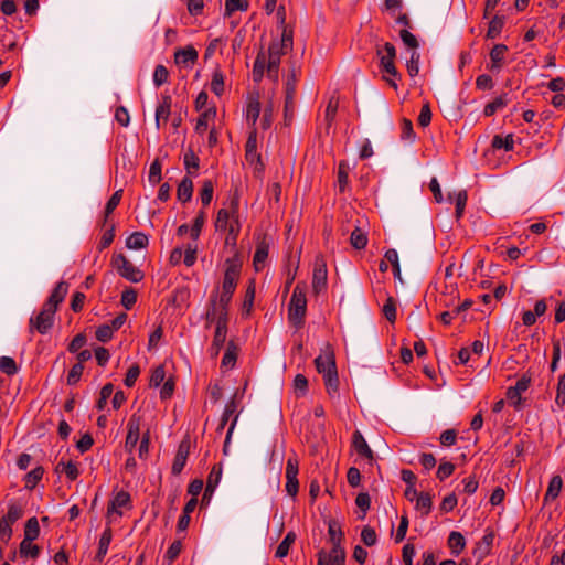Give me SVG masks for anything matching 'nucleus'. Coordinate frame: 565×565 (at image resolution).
<instances>
[{
  "label": "nucleus",
  "mask_w": 565,
  "mask_h": 565,
  "mask_svg": "<svg viewBox=\"0 0 565 565\" xmlns=\"http://www.w3.org/2000/svg\"><path fill=\"white\" fill-rule=\"evenodd\" d=\"M339 107V100L335 97H331L328 102L324 111V120L328 127L332 125Z\"/></svg>",
  "instance_id": "obj_46"
},
{
  "label": "nucleus",
  "mask_w": 565,
  "mask_h": 565,
  "mask_svg": "<svg viewBox=\"0 0 565 565\" xmlns=\"http://www.w3.org/2000/svg\"><path fill=\"white\" fill-rule=\"evenodd\" d=\"M513 137L512 135H508L505 137L494 136L492 139V147L494 149H504L505 151L513 150Z\"/></svg>",
  "instance_id": "obj_44"
},
{
  "label": "nucleus",
  "mask_w": 565,
  "mask_h": 565,
  "mask_svg": "<svg viewBox=\"0 0 565 565\" xmlns=\"http://www.w3.org/2000/svg\"><path fill=\"white\" fill-rule=\"evenodd\" d=\"M245 158L250 164H256V169L263 170L260 154L257 152V132L253 129L247 138L245 146Z\"/></svg>",
  "instance_id": "obj_13"
},
{
  "label": "nucleus",
  "mask_w": 565,
  "mask_h": 565,
  "mask_svg": "<svg viewBox=\"0 0 565 565\" xmlns=\"http://www.w3.org/2000/svg\"><path fill=\"white\" fill-rule=\"evenodd\" d=\"M399 36H401V40L403 41V43L407 47L412 49L413 51H416V49L418 47V41H417L416 36L413 33H411L406 29H403L399 32Z\"/></svg>",
  "instance_id": "obj_63"
},
{
  "label": "nucleus",
  "mask_w": 565,
  "mask_h": 565,
  "mask_svg": "<svg viewBox=\"0 0 565 565\" xmlns=\"http://www.w3.org/2000/svg\"><path fill=\"white\" fill-rule=\"evenodd\" d=\"M172 99L169 95H164L161 98V102L156 108V127L160 128V122L163 120L164 122L168 120L171 111Z\"/></svg>",
  "instance_id": "obj_20"
},
{
  "label": "nucleus",
  "mask_w": 565,
  "mask_h": 565,
  "mask_svg": "<svg viewBox=\"0 0 565 565\" xmlns=\"http://www.w3.org/2000/svg\"><path fill=\"white\" fill-rule=\"evenodd\" d=\"M448 199L454 201L456 204L457 218L461 217V215L463 214L466 204H467V200H468L467 192L465 190H460L455 193H449Z\"/></svg>",
  "instance_id": "obj_28"
},
{
  "label": "nucleus",
  "mask_w": 565,
  "mask_h": 565,
  "mask_svg": "<svg viewBox=\"0 0 565 565\" xmlns=\"http://www.w3.org/2000/svg\"><path fill=\"white\" fill-rule=\"evenodd\" d=\"M239 221L238 218V198L234 195L231 198L227 207L218 210L215 220V230L217 232H226L230 230L232 221Z\"/></svg>",
  "instance_id": "obj_6"
},
{
  "label": "nucleus",
  "mask_w": 565,
  "mask_h": 565,
  "mask_svg": "<svg viewBox=\"0 0 565 565\" xmlns=\"http://www.w3.org/2000/svg\"><path fill=\"white\" fill-rule=\"evenodd\" d=\"M40 554V547L33 544L32 541L23 540L20 543V555L22 557L36 558Z\"/></svg>",
  "instance_id": "obj_39"
},
{
  "label": "nucleus",
  "mask_w": 565,
  "mask_h": 565,
  "mask_svg": "<svg viewBox=\"0 0 565 565\" xmlns=\"http://www.w3.org/2000/svg\"><path fill=\"white\" fill-rule=\"evenodd\" d=\"M507 51H508V47L504 44H497L493 46V49L490 52V58L492 62V64L490 66L491 71H494V70L499 71L501 68V64H502V61L504 58Z\"/></svg>",
  "instance_id": "obj_23"
},
{
  "label": "nucleus",
  "mask_w": 565,
  "mask_h": 565,
  "mask_svg": "<svg viewBox=\"0 0 565 565\" xmlns=\"http://www.w3.org/2000/svg\"><path fill=\"white\" fill-rule=\"evenodd\" d=\"M190 446L191 444L188 438L183 439L179 444L178 451L171 468L173 475H180L181 471L183 470L189 457Z\"/></svg>",
  "instance_id": "obj_14"
},
{
  "label": "nucleus",
  "mask_w": 565,
  "mask_h": 565,
  "mask_svg": "<svg viewBox=\"0 0 565 565\" xmlns=\"http://www.w3.org/2000/svg\"><path fill=\"white\" fill-rule=\"evenodd\" d=\"M44 470L42 467H36L25 476V488L33 489L36 483L42 479Z\"/></svg>",
  "instance_id": "obj_50"
},
{
  "label": "nucleus",
  "mask_w": 565,
  "mask_h": 565,
  "mask_svg": "<svg viewBox=\"0 0 565 565\" xmlns=\"http://www.w3.org/2000/svg\"><path fill=\"white\" fill-rule=\"evenodd\" d=\"M204 221H205V214L202 211L194 218L193 225L191 226V230H190V234H191V237L193 239H198L199 238V236L201 234V231H202V227L204 225Z\"/></svg>",
  "instance_id": "obj_62"
},
{
  "label": "nucleus",
  "mask_w": 565,
  "mask_h": 565,
  "mask_svg": "<svg viewBox=\"0 0 565 565\" xmlns=\"http://www.w3.org/2000/svg\"><path fill=\"white\" fill-rule=\"evenodd\" d=\"M111 537H113V534H111L110 527H106L99 539L98 550L95 555L96 561L102 562L104 559V557L106 556V554L108 552V547L111 542Z\"/></svg>",
  "instance_id": "obj_22"
},
{
  "label": "nucleus",
  "mask_w": 565,
  "mask_h": 565,
  "mask_svg": "<svg viewBox=\"0 0 565 565\" xmlns=\"http://www.w3.org/2000/svg\"><path fill=\"white\" fill-rule=\"evenodd\" d=\"M521 395L522 394L512 386L509 387L507 391V399L515 409L521 408V405H522V396Z\"/></svg>",
  "instance_id": "obj_64"
},
{
  "label": "nucleus",
  "mask_w": 565,
  "mask_h": 565,
  "mask_svg": "<svg viewBox=\"0 0 565 565\" xmlns=\"http://www.w3.org/2000/svg\"><path fill=\"white\" fill-rule=\"evenodd\" d=\"M142 416L139 413H134L127 424V436L125 440V450L131 455L140 439V428Z\"/></svg>",
  "instance_id": "obj_9"
},
{
  "label": "nucleus",
  "mask_w": 565,
  "mask_h": 565,
  "mask_svg": "<svg viewBox=\"0 0 565 565\" xmlns=\"http://www.w3.org/2000/svg\"><path fill=\"white\" fill-rule=\"evenodd\" d=\"M352 447L359 456L367 459L370 462L374 460V452L360 430H355L352 435Z\"/></svg>",
  "instance_id": "obj_15"
},
{
  "label": "nucleus",
  "mask_w": 565,
  "mask_h": 565,
  "mask_svg": "<svg viewBox=\"0 0 565 565\" xmlns=\"http://www.w3.org/2000/svg\"><path fill=\"white\" fill-rule=\"evenodd\" d=\"M299 73H300L299 67H297L295 64H292L289 70V74L287 76L286 83H285V93L287 95V106L292 105V98H295L296 86H297Z\"/></svg>",
  "instance_id": "obj_18"
},
{
  "label": "nucleus",
  "mask_w": 565,
  "mask_h": 565,
  "mask_svg": "<svg viewBox=\"0 0 565 565\" xmlns=\"http://www.w3.org/2000/svg\"><path fill=\"white\" fill-rule=\"evenodd\" d=\"M222 465L221 463H217V465H214L211 469V472L209 473L207 476V479H206V487H205V492H204V499L207 497V495H212L216 489V487L218 486L221 479H222Z\"/></svg>",
  "instance_id": "obj_19"
},
{
  "label": "nucleus",
  "mask_w": 565,
  "mask_h": 565,
  "mask_svg": "<svg viewBox=\"0 0 565 565\" xmlns=\"http://www.w3.org/2000/svg\"><path fill=\"white\" fill-rule=\"evenodd\" d=\"M161 163L158 159H156L149 168L148 181L150 184L156 185L161 180Z\"/></svg>",
  "instance_id": "obj_52"
},
{
  "label": "nucleus",
  "mask_w": 565,
  "mask_h": 565,
  "mask_svg": "<svg viewBox=\"0 0 565 565\" xmlns=\"http://www.w3.org/2000/svg\"><path fill=\"white\" fill-rule=\"evenodd\" d=\"M419 53L417 51H413L411 53V57L406 63V68L411 77H414L419 72Z\"/></svg>",
  "instance_id": "obj_57"
},
{
  "label": "nucleus",
  "mask_w": 565,
  "mask_h": 565,
  "mask_svg": "<svg viewBox=\"0 0 565 565\" xmlns=\"http://www.w3.org/2000/svg\"><path fill=\"white\" fill-rule=\"evenodd\" d=\"M377 56L380 57V66L382 72L392 77L401 78V74L397 72L394 65V61L396 58V49L392 43L386 42L383 46L379 47Z\"/></svg>",
  "instance_id": "obj_8"
},
{
  "label": "nucleus",
  "mask_w": 565,
  "mask_h": 565,
  "mask_svg": "<svg viewBox=\"0 0 565 565\" xmlns=\"http://www.w3.org/2000/svg\"><path fill=\"white\" fill-rule=\"evenodd\" d=\"M268 256V247L265 244H259L254 254L253 263L256 270H260L264 267L265 260Z\"/></svg>",
  "instance_id": "obj_42"
},
{
  "label": "nucleus",
  "mask_w": 565,
  "mask_h": 565,
  "mask_svg": "<svg viewBox=\"0 0 565 565\" xmlns=\"http://www.w3.org/2000/svg\"><path fill=\"white\" fill-rule=\"evenodd\" d=\"M260 114V104L257 99H250L246 107V120L255 126Z\"/></svg>",
  "instance_id": "obj_38"
},
{
  "label": "nucleus",
  "mask_w": 565,
  "mask_h": 565,
  "mask_svg": "<svg viewBox=\"0 0 565 565\" xmlns=\"http://www.w3.org/2000/svg\"><path fill=\"white\" fill-rule=\"evenodd\" d=\"M416 508L427 515L431 509V497L428 493H419L416 500Z\"/></svg>",
  "instance_id": "obj_58"
},
{
  "label": "nucleus",
  "mask_w": 565,
  "mask_h": 565,
  "mask_svg": "<svg viewBox=\"0 0 565 565\" xmlns=\"http://www.w3.org/2000/svg\"><path fill=\"white\" fill-rule=\"evenodd\" d=\"M315 365L323 377L327 393L331 396H338L339 392V376L335 365L334 352L332 348L327 344L315 359Z\"/></svg>",
  "instance_id": "obj_2"
},
{
  "label": "nucleus",
  "mask_w": 565,
  "mask_h": 565,
  "mask_svg": "<svg viewBox=\"0 0 565 565\" xmlns=\"http://www.w3.org/2000/svg\"><path fill=\"white\" fill-rule=\"evenodd\" d=\"M237 405L234 398L228 401L225 405L224 412L222 414L217 431H222L224 427L226 426L230 417L236 412Z\"/></svg>",
  "instance_id": "obj_43"
},
{
  "label": "nucleus",
  "mask_w": 565,
  "mask_h": 565,
  "mask_svg": "<svg viewBox=\"0 0 565 565\" xmlns=\"http://www.w3.org/2000/svg\"><path fill=\"white\" fill-rule=\"evenodd\" d=\"M122 508H130V494L124 490L117 492L109 502L107 508V515L109 516L111 513L122 515Z\"/></svg>",
  "instance_id": "obj_16"
},
{
  "label": "nucleus",
  "mask_w": 565,
  "mask_h": 565,
  "mask_svg": "<svg viewBox=\"0 0 565 565\" xmlns=\"http://www.w3.org/2000/svg\"><path fill=\"white\" fill-rule=\"evenodd\" d=\"M193 194V182L189 177H184L178 185L177 196L181 202H189Z\"/></svg>",
  "instance_id": "obj_21"
},
{
  "label": "nucleus",
  "mask_w": 565,
  "mask_h": 565,
  "mask_svg": "<svg viewBox=\"0 0 565 565\" xmlns=\"http://www.w3.org/2000/svg\"><path fill=\"white\" fill-rule=\"evenodd\" d=\"M241 222L239 221H232L231 225H230V230L226 231L227 232V235H226V238H225V245L226 246H231V247H235L236 246V243H237V237H238V234L241 232Z\"/></svg>",
  "instance_id": "obj_40"
},
{
  "label": "nucleus",
  "mask_w": 565,
  "mask_h": 565,
  "mask_svg": "<svg viewBox=\"0 0 565 565\" xmlns=\"http://www.w3.org/2000/svg\"><path fill=\"white\" fill-rule=\"evenodd\" d=\"M248 9L247 0H225V15L230 17L235 11H246Z\"/></svg>",
  "instance_id": "obj_41"
},
{
  "label": "nucleus",
  "mask_w": 565,
  "mask_h": 565,
  "mask_svg": "<svg viewBox=\"0 0 565 565\" xmlns=\"http://www.w3.org/2000/svg\"><path fill=\"white\" fill-rule=\"evenodd\" d=\"M509 103L508 94L504 93L497 98H494L491 103L487 104L483 109V114L486 117H490L494 115L499 109L505 107Z\"/></svg>",
  "instance_id": "obj_26"
},
{
  "label": "nucleus",
  "mask_w": 565,
  "mask_h": 565,
  "mask_svg": "<svg viewBox=\"0 0 565 565\" xmlns=\"http://www.w3.org/2000/svg\"><path fill=\"white\" fill-rule=\"evenodd\" d=\"M349 164L344 161H341L339 163L338 168V185L339 191L344 192L347 185H348V174H349Z\"/></svg>",
  "instance_id": "obj_48"
},
{
  "label": "nucleus",
  "mask_w": 565,
  "mask_h": 565,
  "mask_svg": "<svg viewBox=\"0 0 565 565\" xmlns=\"http://www.w3.org/2000/svg\"><path fill=\"white\" fill-rule=\"evenodd\" d=\"M383 315L390 322H395L396 320V301L392 296H387L385 303L382 308Z\"/></svg>",
  "instance_id": "obj_45"
},
{
  "label": "nucleus",
  "mask_w": 565,
  "mask_h": 565,
  "mask_svg": "<svg viewBox=\"0 0 565 565\" xmlns=\"http://www.w3.org/2000/svg\"><path fill=\"white\" fill-rule=\"evenodd\" d=\"M169 72L166 66L157 65L153 72V83L157 87L161 86L168 81Z\"/></svg>",
  "instance_id": "obj_60"
},
{
  "label": "nucleus",
  "mask_w": 565,
  "mask_h": 565,
  "mask_svg": "<svg viewBox=\"0 0 565 565\" xmlns=\"http://www.w3.org/2000/svg\"><path fill=\"white\" fill-rule=\"evenodd\" d=\"M68 292V284L60 281L47 300L42 306V309L35 317H31L29 320L30 332L38 331L41 334H45L53 327L55 313L60 303H62Z\"/></svg>",
  "instance_id": "obj_1"
},
{
  "label": "nucleus",
  "mask_w": 565,
  "mask_h": 565,
  "mask_svg": "<svg viewBox=\"0 0 565 565\" xmlns=\"http://www.w3.org/2000/svg\"><path fill=\"white\" fill-rule=\"evenodd\" d=\"M345 563V551L344 548H331L329 552V564L330 565H344Z\"/></svg>",
  "instance_id": "obj_59"
},
{
  "label": "nucleus",
  "mask_w": 565,
  "mask_h": 565,
  "mask_svg": "<svg viewBox=\"0 0 565 565\" xmlns=\"http://www.w3.org/2000/svg\"><path fill=\"white\" fill-rule=\"evenodd\" d=\"M148 237L141 232L132 233L126 241V246L129 249H140L148 245Z\"/></svg>",
  "instance_id": "obj_31"
},
{
  "label": "nucleus",
  "mask_w": 565,
  "mask_h": 565,
  "mask_svg": "<svg viewBox=\"0 0 565 565\" xmlns=\"http://www.w3.org/2000/svg\"><path fill=\"white\" fill-rule=\"evenodd\" d=\"M0 371L7 375H13L18 372L15 361L10 356L0 358Z\"/></svg>",
  "instance_id": "obj_54"
},
{
  "label": "nucleus",
  "mask_w": 565,
  "mask_h": 565,
  "mask_svg": "<svg viewBox=\"0 0 565 565\" xmlns=\"http://www.w3.org/2000/svg\"><path fill=\"white\" fill-rule=\"evenodd\" d=\"M211 90L217 96H221L224 92V76H223V73L218 70H216L213 73L212 82H211Z\"/></svg>",
  "instance_id": "obj_49"
},
{
  "label": "nucleus",
  "mask_w": 565,
  "mask_h": 565,
  "mask_svg": "<svg viewBox=\"0 0 565 565\" xmlns=\"http://www.w3.org/2000/svg\"><path fill=\"white\" fill-rule=\"evenodd\" d=\"M227 334V323L223 326L217 323L215 327L214 338L212 342V348L215 350V354L218 353L220 349L223 347L226 340Z\"/></svg>",
  "instance_id": "obj_30"
},
{
  "label": "nucleus",
  "mask_w": 565,
  "mask_h": 565,
  "mask_svg": "<svg viewBox=\"0 0 565 565\" xmlns=\"http://www.w3.org/2000/svg\"><path fill=\"white\" fill-rule=\"evenodd\" d=\"M113 265L121 277L131 282H139L143 279V273L122 254L113 257Z\"/></svg>",
  "instance_id": "obj_7"
},
{
  "label": "nucleus",
  "mask_w": 565,
  "mask_h": 565,
  "mask_svg": "<svg viewBox=\"0 0 565 565\" xmlns=\"http://www.w3.org/2000/svg\"><path fill=\"white\" fill-rule=\"evenodd\" d=\"M307 312V298L305 287L298 284L291 295L288 306V320L297 329L305 323Z\"/></svg>",
  "instance_id": "obj_3"
},
{
  "label": "nucleus",
  "mask_w": 565,
  "mask_h": 565,
  "mask_svg": "<svg viewBox=\"0 0 565 565\" xmlns=\"http://www.w3.org/2000/svg\"><path fill=\"white\" fill-rule=\"evenodd\" d=\"M265 67H267L266 55L264 52H260V53H258V55L256 56V60L254 62V67H253L254 82L258 83L262 81V78L264 76Z\"/></svg>",
  "instance_id": "obj_33"
},
{
  "label": "nucleus",
  "mask_w": 565,
  "mask_h": 565,
  "mask_svg": "<svg viewBox=\"0 0 565 565\" xmlns=\"http://www.w3.org/2000/svg\"><path fill=\"white\" fill-rule=\"evenodd\" d=\"M448 546L454 555H459L466 546V540L460 532L452 531L448 536Z\"/></svg>",
  "instance_id": "obj_25"
},
{
  "label": "nucleus",
  "mask_w": 565,
  "mask_h": 565,
  "mask_svg": "<svg viewBox=\"0 0 565 565\" xmlns=\"http://www.w3.org/2000/svg\"><path fill=\"white\" fill-rule=\"evenodd\" d=\"M174 61L178 65L191 66L198 61V51L192 45L179 49L174 53Z\"/></svg>",
  "instance_id": "obj_17"
},
{
  "label": "nucleus",
  "mask_w": 565,
  "mask_h": 565,
  "mask_svg": "<svg viewBox=\"0 0 565 565\" xmlns=\"http://www.w3.org/2000/svg\"><path fill=\"white\" fill-rule=\"evenodd\" d=\"M60 467H63V472L66 475V477L71 481H74L78 477L77 466L73 461H68V462L61 461V462H58L56 465V468H55L56 472H60Z\"/></svg>",
  "instance_id": "obj_47"
},
{
  "label": "nucleus",
  "mask_w": 565,
  "mask_h": 565,
  "mask_svg": "<svg viewBox=\"0 0 565 565\" xmlns=\"http://www.w3.org/2000/svg\"><path fill=\"white\" fill-rule=\"evenodd\" d=\"M287 51L281 47V44L270 43L268 47V57L266 58L267 74L268 77L274 81H278L280 58Z\"/></svg>",
  "instance_id": "obj_11"
},
{
  "label": "nucleus",
  "mask_w": 565,
  "mask_h": 565,
  "mask_svg": "<svg viewBox=\"0 0 565 565\" xmlns=\"http://www.w3.org/2000/svg\"><path fill=\"white\" fill-rule=\"evenodd\" d=\"M327 265L322 257L318 256L315 260L312 274V289L319 294L327 286Z\"/></svg>",
  "instance_id": "obj_12"
},
{
  "label": "nucleus",
  "mask_w": 565,
  "mask_h": 565,
  "mask_svg": "<svg viewBox=\"0 0 565 565\" xmlns=\"http://www.w3.org/2000/svg\"><path fill=\"white\" fill-rule=\"evenodd\" d=\"M114 392V386L111 383H107L103 386L100 390L99 398L97 401L96 407L97 409L102 411L107 404L108 398L111 396Z\"/></svg>",
  "instance_id": "obj_55"
},
{
  "label": "nucleus",
  "mask_w": 565,
  "mask_h": 565,
  "mask_svg": "<svg viewBox=\"0 0 565 565\" xmlns=\"http://www.w3.org/2000/svg\"><path fill=\"white\" fill-rule=\"evenodd\" d=\"M504 25V17L494 15L490 23L487 31V38L488 39H495L500 35L502 29Z\"/></svg>",
  "instance_id": "obj_35"
},
{
  "label": "nucleus",
  "mask_w": 565,
  "mask_h": 565,
  "mask_svg": "<svg viewBox=\"0 0 565 565\" xmlns=\"http://www.w3.org/2000/svg\"><path fill=\"white\" fill-rule=\"evenodd\" d=\"M329 540L332 544V548H343L341 546L343 532L337 521H330L328 527Z\"/></svg>",
  "instance_id": "obj_27"
},
{
  "label": "nucleus",
  "mask_w": 565,
  "mask_h": 565,
  "mask_svg": "<svg viewBox=\"0 0 565 565\" xmlns=\"http://www.w3.org/2000/svg\"><path fill=\"white\" fill-rule=\"evenodd\" d=\"M361 540L366 546H373L377 542V535L373 527L366 525L362 529Z\"/></svg>",
  "instance_id": "obj_56"
},
{
  "label": "nucleus",
  "mask_w": 565,
  "mask_h": 565,
  "mask_svg": "<svg viewBox=\"0 0 565 565\" xmlns=\"http://www.w3.org/2000/svg\"><path fill=\"white\" fill-rule=\"evenodd\" d=\"M40 534V526L36 518H30L24 526V539L26 541H34Z\"/></svg>",
  "instance_id": "obj_34"
},
{
  "label": "nucleus",
  "mask_w": 565,
  "mask_h": 565,
  "mask_svg": "<svg viewBox=\"0 0 565 565\" xmlns=\"http://www.w3.org/2000/svg\"><path fill=\"white\" fill-rule=\"evenodd\" d=\"M200 159L199 157L193 152V150L189 149L184 153V166L186 169V172L189 174L192 173V170L196 171L199 169Z\"/></svg>",
  "instance_id": "obj_51"
},
{
  "label": "nucleus",
  "mask_w": 565,
  "mask_h": 565,
  "mask_svg": "<svg viewBox=\"0 0 565 565\" xmlns=\"http://www.w3.org/2000/svg\"><path fill=\"white\" fill-rule=\"evenodd\" d=\"M298 472L299 461L296 456H291L286 462V492L291 497H296L299 490Z\"/></svg>",
  "instance_id": "obj_10"
},
{
  "label": "nucleus",
  "mask_w": 565,
  "mask_h": 565,
  "mask_svg": "<svg viewBox=\"0 0 565 565\" xmlns=\"http://www.w3.org/2000/svg\"><path fill=\"white\" fill-rule=\"evenodd\" d=\"M230 302L231 301L218 297V289H215L211 294L205 312L206 328H210L212 323H221L222 326L227 323Z\"/></svg>",
  "instance_id": "obj_4"
},
{
  "label": "nucleus",
  "mask_w": 565,
  "mask_h": 565,
  "mask_svg": "<svg viewBox=\"0 0 565 565\" xmlns=\"http://www.w3.org/2000/svg\"><path fill=\"white\" fill-rule=\"evenodd\" d=\"M213 182L211 180H205L200 192V198L204 206L211 203L213 199Z\"/></svg>",
  "instance_id": "obj_53"
},
{
  "label": "nucleus",
  "mask_w": 565,
  "mask_h": 565,
  "mask_svg": "<svg viewBox=\"0 0 565 565\" xmlns=\"http://www.w3.org/2000/svg\"><path fill=\"white\" fill-rule=\"evenodd\" d=\"M296 540V534L294 532H288L284 540L279 543L275 556L277 558H284L288 555L290 546L294 544Z\"/></svg>",
  "instance_id": "obj_32"
},
{
  "label": "nucleus",
  "mask_w": 565,
  "mask_h": 565,
  "mask_svg": "<svg viewBox=\"0 0 565 565\" xmlns=\"http://www.w3.org/2000/svg\"><path fill=\"white\" fill-rule=\"evenodd\" d=\"M562 487H563V480H562L561 476H554L548 483V487H547V490H546V493L544 497V502L547 503L550 501L555 500L559 495Z\"/></svg>",
  "instance_id": "obj_24"
},
{
  "label": "nucleus",
  "mask_w": 565,
  "mask_h": 565,
  "mask_svg": "<svg viewBox=\"0 0 565 565\" xmlns=\"http://www.w3.org/2000/svg\"><path fill=\"white\" fill-rule=\"evenodd\" d=\"M122 196V190H117L108 200L106 207H105V217L107 218L114 210L118 206L120 203Z\"/></svg>",
  "instance_id": "obj_61"
},
{
  "label": "nucleus",
  "mask_w": 565,
  "mask_h": 565,
  "mask_svg": "<svg viewBox=\"0 0 565 565\" xmlns=\"http://www.w3.org/2000/svg\"><path fill=\"white\" fill-rule=\"evenodd\" d=\"M350 243L355 249H363L367 244V236L360 227H355L351 233Z\"/></svg>",
  "instance_id": "obj_37"
},
{
  "label": "nucleus",
  "mask_w": 565,
  "mask_h": 565,
  "mask_svg": "<svg viewBox=\"0 0 565 565\" xmlns=\"http://www.w3.org/2000/svg\"><path fill=\"white\" fill-rule=\"evenodd\" d=\"M241 268L239 265L234 262H226V269L224 273V279L222 282V287L218 289V297L224 298V300H232L233 294L237 286V280L239 277Z\"/></svg>",
  "instance_id": "obj_5"
},
{
  "label": "nucleus",
  "mask_w": 565,
  "mask_h": 565,
  "mask_svg": "<svg viewBox=\"0 0 565 565\" xmlns=\"http://www.w3.org/2000/svg\"><path fill=\"white\" fill-rule=\"evenodd\" d=\"M215 116H216V109L214 107H210L206 110H204L198 118V121L195 125V131L198 134H203L209 126V121L214 119Z\"/></svg>",
  "instance_id": "obj_29"
},
{
  "label": "nucleus",
  "mask_w": 565,
  "mask_h": 565,
  "mask_svg": "<svg viewBox=\"0 0 565 565\" xmlns=\"http://www.w3.org/2000/svg\"><path fill=\"white\" fill-rule=\"evenodd\" d=\"M23 516V507L15 502H11L8 507V512L1 519L7 522L14 524L19 519Z\"/></svg>",
  "instance_id": "obj_36"
}]
</instances>
